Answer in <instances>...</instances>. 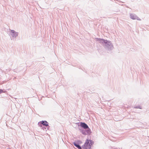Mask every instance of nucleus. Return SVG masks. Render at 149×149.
<instances>
[{
    "mask_svg": "<svg viewBox=\"0 0 149 149\" xmlns=\"http://www.w3.org/2000/svg\"><path fill=\"white\" fill-rule=\"evenodd\" d=\"M134 108H137V109H141V106H137L135 107H134Z\"/></svg>",
    "mask_w": 149,
    "mask_h": 149,
    "instance_id": "9d476101",
    "label": "nucleus"
},
{
    "mask_svg": "<svg viewBox=\"0 0 149 149\" xmlns=\"http://www.w3.org/2000/svg\"><path fill=\"white\" fill-rule=\"evenodd\" d=\"M89 141L91 142V141L90 140ZM91 145V143H89V141L87 140L84 144L82 146V147L83 148L85 149H90Z\"/></svg>",
    "mask_w": 149,
    "mask_h": 149,
    "instance_id": "f03ea898",
    "label": "nucleus"
},
{
    "mask_svg": "<svg viewBox=\"0 0 149 149\" xmlns=\"http://www.w3.org/2000/svg\"><path fill=\"white\" fill-rule=\"evenodd\" d=\"M38 125L40 127H42V125L45 126L46 127L49 126L48 123L45 120L42 121L38 123Z\"/></svg>",
    "mask_w": 149,
    "mask_h": 149,
    "instance_id": "7ed1b4c3",
    "label": "nucleus"
},
{
    "mask_svg": "<svg viewBox=\"0 0 149 149\" xmlns=\"http://www.w3.org/2000/svg\"><path fill=\"white\" fill-rule=\"evenodd\" d=\"M41 127V128L44 131H47V130H46V128L44 127H43V126H42V127Z\"/></svg>",
    "mask_w": 149,
    "mask_h": 149,
    "instance_id": "9b49d317",
    "label": "nucleus"
},
{
    "mask_svg": "<svg viewBox=\"0 0 149 149\" xmlns=\"http://www.w3.org/2000/svg\"><path fill=\"white\" fill-rule=\"evenodd\" d=\"M115 149H117V148H116Z\"/></svg>",
    "mask_w": 149,
    "mask_h": 149,
    "instance_id": "ddd939ff",
    "label": "nucleus"
},
{
    "mask_svg": "<svg viewBox=\"0 0 149 149\" xmlns=\"http://www.w3.org/2000/svg\"><path fill=\"white\" fill-rule=\"evenodd\" d=\"M3 92V91L2 89H0V94L2 93Z\"/></svg>",
    "mask_w": 149,
    "mask_h": 149,
    "instance_id": "f8f14e48",
    "label": "nucleus"
},
{
    "mask_svg": "<svg viewBox=\"0 0 149 149\" xmlns=\"http://www.w3.org/2000/svg\"><path fill=\"white\" fill-rule=\"evenodd\" d=\"M86 132L87 133V134H90L91 133V131L90 129L88 127L86 129Z\"/></svg>",
    "mask_w": 149,
    "mask_h": 149,
    "instance_id": "6e6552de",
    "label": "nucleus"
},
{
    "mask_svg": "<svg viewBox=\"0 0 149 149\" xmlns=\"http://www.w3.org/2000/svg\"><path fill=\"white\" fill-rule=\"evenodd\" d=\"M81 143V141H77L76 142H73V143L74 146L78 148L79 149H82L81 146L79 144Z\"/></svg>",
    "mask_w": 149,
    "mask_h": 149,
    "instance_id": "39448f33",
    "label": "nucleus"
},
{
    "mask_svg": "<svg viewBox=\"0 0 149 149\" xmlns=\"http://www.w3.org/2000/svg\"><path fill=\"white\" fill-rule=\"evenodd\" d=\"M130 18L133 19H137L140 20V19L135 14L133 13H131L130 15Z\"/></svg>",
    "mask_w": 149,
    "mask_h": 149,
    "instance_id": "423d86ee",
    "label": "nucleus"
},
{
    "mask_svg": "<svg viewBox=\"0 0 149 149\" xmlns=\"http://www.w3.org/2000/svg\"><path fill=\"white\" fill-rule=\"evenodd\" d=\"M95 39L96 41L101 43L106 49L110 51L113 49V45L110 41L97 38H96Z\"/></svg>",
    "mask_w": 149,
    "mask_h": 149,
    "instance_id": "f257e3e1",
    "label": "nucleus"
},
{
    "mask_svg": "<svg viewBox=\"0 0 149 149\" xmlns=\"http://www.w3.org/2000/svg\"><path fill=\"white\" fill-rule=\"evenodd\" d=\"M81 133L84 135L87 134V133L86 132V130H82Z\"/></svg>",
    "mask_w": 149,
    "mask_h": 149,
    "instance_id": "1a4fd4ad",
    "label": "nucleus"
},
{
    "mask_svg": "<svg viewBox=\"0 0 149 149\" xmlns=\"http://www.w3.org/2000/svg\"><path fill=\"white\" fill-rule=\"evenodd\" d=\"M10 34L13 38H16L18 36V33L15 32L14 30H10Z\"/></svg>",
    "mask_w": 149,
    "mask_h": 149,
    "instance_id": "20e7f679",
    "label": "nucleus"
},
{
    "mask_svg": "<svg viewBox=\"0 0 149 149\" xmlns=\"http://www.w3.org/2000/svg\"><path fill=\"white\" fill-rule=\"evenodd\" d=\"M80 126L85 130H86L88 128V125L86 123H81Z\"/></svg>",
    "mask_w": 149,
    "mask_h": 149,
    "instance_id": "0eeeda50",
    "label": "nucleus"
}]
</instances>
